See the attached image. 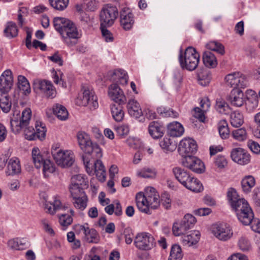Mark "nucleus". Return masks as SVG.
<instances>
[{
	"mask_svg": "<svg viewBox=\"0 0 260 260\" xmlns=\"http://www.w3.org/2000/svg\"><path fill=\"white\" fill-rule=\"evenodd\" d=\"M173 173L177 181L186 188L195 192L203 190L202 184L197 178L192 176L189 173L181 167H175Z\"/></svg>",
	"mask_w": 260,
	"mask_h": 260,
	"instance_id": "nucleus-1",
	"label": "nucleus"
},
{
	"mask_svg": "<svg viewBox=\"0 0 260 260\" xmlns=\"http://www.w3.org/2000/svg\"><path fill=\"white\" fill-rule=\"evenodd\" d=\"M78 145L84 153L83 155H87L89 158L95 156L96 158H101L103 154L99 145L93 143L89 135L84 132H79L77 134Z\"/></svg>",
	"mask_w": 260,
	"mask_h": 260,
	"instance_id": "nucleus-2",
	"label": "nucleus"
},
{
	"mask_svg": "<svg viewBox=\"0 0 260 260\" xmlns=\"http://www.w3.org/2000/svg\"><path fill=\"white\" fill-rule=\"evenodd\" d=\"M82 158L87 173L91 176L95 174L100 181L104 182L106 177V170L100 158L95 156L89 158L86 155H82Z\"/></svg>",
	"mask_w": 260,
	"mask_h": 260,
	"instance_id": "nucleus-3",
	"label": "nucleus"
},
{
	"mask_svg": "<svg viewBox=\"0 0 260 260\" xmlns=\"http://www.w3.org/2000/svg\"><path fill=\"white\" fill-rule=\"evenodd\" d=\"M179 61L182 69L192 71L198 66L200 61V55L194 48L189 47L186 49L183 54L180 52Z\"/></svg>",
	"mask_w": 260,
	"mask_h": 260,
	"instance_id": "nucleus-4",
	"label": "nucleus"
},
{
	"mask_svg": "<svg viewBox=\"0 0 260 260\" xmlns=\"http://www.w3.org/2000/svg\"><path fill=\"white\" fill-rule=\"evenodd\" d=\"M231 207L235 210L238 220L244 225H249L254 214L248 202L241 198L234 202Z\"/></svg>",
	"mask_w": 260,
	"mask_h": 260,
	"instance_id": "nucleus-5",
	"label": "nucleus"
},
{
	"mask_svg": "<svg viewBox=\"0 0 260 260\" xmlns=\"http://www.w3.org/2000/svg\"><path fill=\"white\" fill-rule=\"evenodd\" d=\"M34 164L36 169H42L45 177L55 170L53 163L49 159H45L37 147H34Z\"/></svg>",
	"mask_w": 260,
	"mask_h": 260,
	"instance_id": "nucleus-6",
	"label": "nucleus"
},
{
	"mask_svg": "<svg viewBox=\"0 0 260 260\" xmlns=\"http://www.w3.org/2000/svg\"><path fill=\"white\" fill-rule=\"evenodd\" d=\"M31 113V109L27 108L22 111L21 115L19 112L14 113L11 118L10 124L12 131L14 134L20 133L22 126L25 125L27 120H30Z\"/></svg>",
	"mask_w": 260,
	"mask_h": 260,
	"instance_id": "nucleus-7",
	"label": "nucleus"
},
{
	"mask_svg": "<svg viewBox=\"0 0 260 260\" xmlns=\"http://www.w3.org/2000/svg\"><path fill=\"white\" fill-rule=\"evenodd\" d=\"M61 35L63 42L68 47H73L77 44V41L82 37V31L77 28L76 25L73 22L65 29Z\"/></svg>",
	"mask_w": 260,
	"mask_h": 260,
	"instance_id": "nucleus-8",
	"label": "nucleus"
},
{
	"mask_svg": "<svg viewBox=\"0 0 260 260\" xmlns=\"http://www.w3.org/2000/svg\"><path fill=\"white\" fill-rule=\"evenodd\" d=\"M76 104L80 106H88L91 110L99 107L98 98L94 91L89 88H85L82 94L79 95L75 101Z\"/></svg>",
	"mask_w": 260,
	"mask_h": 260,
	"instance_id": "nucleus-9",
	"label": "nucleus"
},
{
	"mask_svg": "<svg viewBox=\"0 0 260 260\" xmlns=\"http://www.w3.org/2000/svg\"><path fill=\"white\" fill-rule=\"evenodd\" d=\"M51 153L56 164L62 167H70L74 162L73 154L69 151H57L56 147L53 146Z\"/></svg>",
	"mask_w": 260,
	"mask_h": 260,
	"instance_id": "nucleus-10",
	"label": "nucleus"
},
{
	"mask_svg": "<svg viewBox=\"0 0 260 260\" xmlns=\"http://www.w3.org/2000/svg\"><path fill=\"white\" fill-rule=\"evenodd\" d=\"M226 84L231 87L236 88H245L249 85L246 76L240 72H234L229 74L225 77Z\"/></svg>",
	"mask_w": 260,
	"mask_h": 260,
	"instance_id": "nucleus-11",
	"label": "nucleus"
},
{
	"mask_svg": "<svg viewBox=\"0 0 260 260\" xmlns=\"http://www.w3.org/2000/svg\"><path fill=\"white\" fill-rule=\"evenodd\" d=\"M118 16L117 8L107 5L102 10L100 14L101 26H110Z\"/></svg>",
	"mask_w": 260,
	"mask_h": 260,
	"instance_id": "nucleus-12",
	"label": "nucleus"
},
{
	"mask_svg": "<svg viewBox=\"0 0 260 260\" xmlns=\"http://www.w3.org/2000/svg\"><path fill=\"white\" fill-rule=\"evenodd\" d=\"M134 244L141 250H149L154 246V238L149 233H139L135 237Z\"/></svg>",
	"mask_w": 260,
	"mask_h": 260,
	"instance_id": "nucleus-13",
	"label": "nucleus"
},
{
	"mask_svg": "<svg viewBox=\"0 0 260 260\" xmlns=\"http://www.w3.org/2000/svg\"><path fill=\"white\" fill-rule=\"evenodd\" d=\"M197 144L196 142L191 138H184L182 140L179 144L178 151L183 158L192 156L197 151Z\"/></svg>",
	"mask_w": 260,
	"mask_h": 260,
	"instance_id": "nucleus-14",
	"label": "nucleus"
},
{
	"mask_svg": "<svg viewBox=\"0 0 260 260\" xmlns=\"http://www.w3.org/2000/svg\"><path fill=\"white\" fill-rule=\"evenodd\" d=\"M212 232L217 239L221 241L230 239L233 235V231L230 225L224 223L213 225Z\"/></svg>",
	"mask_w": 260,
	"mask_h": 260,
	"instance_id": "nucleus-15",
	"label": "nucleus"
},
{
	"mask_svg": "<svg viewBox=\"0 0 260 260\" xmlns=\"http://www.w3.org/2000/svg\"><path fill=\"white\" fill-rule=\"evenodd\" d=\"M182 164L184 167L199 174L203 173L205 169L203 162L199 158L193 156L183 158Z\"/></svg>",
	"mask_w": 260,
	"mask_h": 260,
	"instance_id": "nucleus-16",
	"label": "nucleus"
},
{
	"mask_svg": "<svg viewBox=\"0 0 260 260\" xmlns=\"http://www.w3.org/2000/svg\"><path fill=\"white\" fill-rule=\"evenodd\" d=\"M232 159L240 165L248 164L250 160V156L244 149L238 147L233 148L231 152Z\"/></svg>",
	"mask_w": 260,
	"mask_h": 260,
	"instance_id": "nucleus-17",
	"label": "nucleus"
},
{
	"mask_svg": "<svg viewBox=\"0 0 260 260\" xmlns=\"http://www.w3.org/2000/svg\"><path fill=\"white\" fill-rule=\"evenodd\" d=\"M108 94L112 100L119 105L126 103V98L123 90L116 84H112L109 86Z\"/></svg>",
	"mask_w": 260,
	"mask_h": 260,
	"instance_id": "nucleus-18",
	"label": "nucleus"
},
{
	"mask_svg": "<svg viewBox=\"0 0 260 260\" xmlns=\"http://www.w3.org/2000/svg\"><path fill=\"white\" fill-rule=\"evenodd\" d=\"M120 24L125 30L131 29L134 24V15L127 8H124L120 13Z\"/></svg>",
	"mask_w": 260,
	"mask_h": 260,
	"instance_id": "nucleus-19",
	"label": "nucleus"
},
{
	"mask_svg": "<svg viewBox=\"0 0 260 260\" xmlns=\"http://www.w3.org/2000/svg\"><path fill=\"white\" fill-rule=\"evenodd\" d=\"M34 89H39L47 98L53 99L56 95V90L50 81H42L34 82Z\"/></svg>",
	"mask_w": 260,
	"mask_h": 260,
	"instance_id": "nucleus-20",
	"label": "nucleus"
},
{
	"mask_svg": "<svg viewBox=\"0 0 260 260\" xmlns=\"http://www.w3.org/2000/svg\"><path fill=\"white\" fill-rule=\"evenodd\" d=\"M110 80L114 84H119L122 85L127 84L128 77L125 71L122 69H116L109 72Z\"/></svg>",
	"mask_w": 260,
	"mask_h": 260,
	"instance_id": "nucleus-21",
	"label": "nucleus"
},
{
	"mask_svg": "<svg viewBox=\"0 0 260 260\" xmlns=\"http://www.w3.org/2000/svg\"><path fill=\"white\" fill-rule=\"evenodd\" d=\"M12 72L6 70L0 77V93H8L13 85Z\"/></svg>",
	"mask_w": 260,
	"mask_h": 260,
	"instance_id": "nucleus-22",
	"label": "nucleus"
},
{
	"mask_svg": "<svg viewBox=\"0 0 260 260\" xmlns=\"http://www.w3.org/2000/svg\"><path fill=\"white\" fill-rule=\"evenodd\" d=\"M145 194L148 204L152 209H156L160 205L159 196L155 189L152 187H148Z\"/></svg>",
	"mask_w": 260,
	"mask_h": 260,
	"instance_id": "nucleus-23",
	"label": "nucleus"
},
{
	"mask_svg": "<svg viewBox=\"0 0 260 260\" xmlns=\"http://www.w3.org/2000/svg\"><path fill=\"white\" fill-rule=\"evenodd\" d=\"M45 193H43V197L45 201L44 209L46 212L51 215L54 214L57 211L63 208V206L58 197L55 196L53 198L52 203L47 202L46 199L44 197Z\"/></svg>",
	"mask_w": 260,
	"mask_h": 260,
	"instance_id": "nucleus-24",
	"label": "nucleus"
},
{
	"mask_svg": "<svg viewBox=\"0 0 260 260\" xmlns=\"http://www.w3.org/2000/svg\"><path fill=\"white\" fill-rule=\"evenodd\" d=\"M228 100L232 105L240 107L245 102L244 93L239 88L233 89L229 95Z\"/></svg>",
	"mask_w": 260,
	"mask_h": 260,
	"instance_id": "nucleus-25",
	"label": "nucleus"
},
{
	"mask_svg": "<svg viewBox=\"0 0 260 260\" xmlns=\"http://www.w3.org/2000/svg\"><path fill=\"white\" fill-rule=\"evenodd\" d=\"M7 246L12 250H22L27 248V241L24 238H14L8 241Z\"/></svg>",
	"mask_w": 260,
	"mask_h": 260,
	"instance_id": "nucleus-26",
	"label": "nucleus"
},
{
	"mask_svg": "<svg viewBox=\"0 0 260 260\" xmlns=\"http://www.w3.org/2000/svg\"><path fill=\"white\" fill-rule=\"evenodd\" d=\"M136 202L139 210L147 214H151L150 212V207L147 202L145 193L140 192L137 193L136 196Z\"/></svg>",
	"mask_w": 260,
	"mask_h": 260,
	"instance_id": "nucleus-27",
	"label": "nucleus"
},
{
	"mask_svg": "<svg viewBox=\"0 0 260 260\" xmlns=\"http://www.w3.org/2000/svg\"><path fill=\"white\" fill-rule=\"evenodd\" d=\"M127 109L128 114L136 118H140L143 114L139 103L134 99L128 101Z\"/></svg>",
	"mask_w": 260,
	"mask_h": 260,
	"instance_id": "nucleus-28",
	"label": "nucleus"
},
{
	"mask_svg": "<svg viewBox=\"0 0 260 260\" xmlns=\"http://www.w3.org/2000/svg\"><path fill=\"white\" fill-rule=\"evenodd\" d=\"M164 127L157 121H152L148 127L150 135L154 139H159L164 135Z\"/></svg>",
	"mask_w": 260,
	"mask_h": 260,
	"instance_id": "nucleus-29",
	"label": "nucleus"
},
{
	"mask_svg": "<svg viewBox=\"0 0 260 260\" xmlns=\"http://www.w3.org/2000/svg\"><path fill=\"white\" fill-rule=\"evenodd\" d=\"M71 21L64 17H54L53 20V26L55 29L61 36Z\"/></svg>",
	"mask_w": 260,
	"mask_h": 260,
	"instance_id": "nucleus-30",
	"label": "nucleus"
},
{
	"mask_svg": "<svg viewBox=\"0 0 260 260\" xmlns=\"http://www.w3.org/2000/svg\"><path fill=\"white\" fill-rule=\"evenodd\" d=\"M184 132L183 126L178 122L174 121L168 125V133L171 137H180L183 134Z\"/></svg>",
	"mask_w": 260,
	"mask_h": 260,
	"instance_id": "nucleus-31",
	"label": "nucleus"
},
{
	"mask_svg": "<svg viewBox=\"0 0 260 260\" xmlns=\"http://www.w3.org/2000/svg\"><path fill=\"white\" fill-rule=\"evenodd\" d=\"M21 167L19 161L17 158H11L7 166L6 173L7 176L14 175L20 172Z\"/></svg>",
	"mask_w": 260,
	"mask_h": 260,
	"instance_id": "nucleus-32",
	"label": "nucleus"
},
{
	"mask_svg": "<svg viewBox=\"0 0 260 260\" xmlns=\"http://www.w3.org/2000/svg\"><path fill=\"white\" fill-rule=\"evenodd\" d=\"M36 131L34 132V140L36 139L43 141L45 139L47 132L45 124L41 121L37 120L35 123Z\"/></svg>",
	"mask_w": 260,
	"mask_h": 260,
	"instance_id": "nucleus-33",
	"label": "nucleus"
},
{
	"mask_svg": "<svg viewBox=\"0 0 260 260\" xmlns=\"http://www.w3.org/2000/svg\"><path fill=\"white\" fill-rule=\"evenodd\" d=\"M241 184L243 191L249 193L255 185V179L252 175L245 176L241 180Z\"/></svg>",
	"mask_w": 260,
	"mask_h": 260,
	"instance_id": "nucleus-34",
	"label": "nucleus"
},
{
	"mask_svg": "<svg viewBox=\"0 0 260 260\" xmlns=\"http://www.w3.org/2000/svg\"><path fill=\"white\" fill-rule=\"evenodd\" d=\"M200 233L198 231H193L191 233L182 237V242L184 245L190 246L198 242Z\"/></svg>",
	"mask_w": 260,
	"mask_h": 260,
	"instance_id": "nucleus-35",
	"label": "nucleus"
},
{
	"mask_svg": "<svg viewBox=\"0 0 260 260\" xmlns=\"http://www.w3.org/2000/svg\"><path fill=\"white\" fill-rule=\"evenodd\" d=\"M12 107V99L8 93H0V108L4 113H8Z\"/></svg>",
	"mask_w": 260,
	"mask_h": 260,
	"instance_id": "nucleus-36",
	"label": "nucleus"
},
{
	"mask_svg": "<svg viewBox=\"0 0 260 260\" xmlns=\"http://www.w3.org/2000/svg\"><path fill=\"white\" fill-rule=\"evenodd\" d=\"M203 60L205 66L214 68L217 64V61L214 54L210 51H205L203 55Z\"/></svg>",
	"mask_w": 260,
	"mask_h": 260,
	"instance_id": "nucleus-37",
	"label": "nucleus"
},
{
	"mask_svg": "<svg viewBox=\"0 0 260 260\" xmlns=\"http://www.w3.org/2000/svg\"><path fill=\"white\" fill-rule=\"evenodd\" d=\"M122 105L112 104L111 105V112L113 119L117 122L121 121L124 117V113Z\"/></svg>",
	"mask_w": 260,
	"mask_h": 260,
	"instance_id": "nucleus-38",
	"label": "nucleus"
},
{
	"mask_svg": "<svg viewBox=\"0 0 260 260\" xmlns=\"http://www.w3.org/2000/svg\"><path fill=\"white\" fill-rule=\"evenodd\" d=\"M17 85L18 88L22 92L23 94L27 95L31 92L30 84L24 76L22 75L18 76Z\"/></svg>",
	"mask_w": 260,
	"mask_h": 260,
	"instance_id": "nucleus-39",
	"label": "nucleus"
},
{
	"mask_svg": "<svg viewBox=\"0 0 260 260\" xmlns=\"http://www.w3.org/2000/svg\"><path fill=\"white\" fill-rule=\"evenodd\" d=\"M105 211L109 215H112L114 213L117 216H121L122 214L121 205L118 201H115L114 204L107 206L105 208Z\"/></svg>",
	"mask_w": 260,
	"mask_h": 260,
	"instance_id": "nucleus-40",
	"label": "nucleus"
},
{
	"mask_svg": "<svg viewBox=\"0 0 260 260\" xmlns=\"http://www.w3.org/2000/svg\"><path fill=\"white\" fill-rule=\"evenodd\" d=\"M71 184L85 188L88 186V181L85 175L78 174L72 177Z\"/></svg>",
	"mask_w": 260,
	"mask_h": 260,
	"instance_id": "nucleus-41",
	"label": "nucleus"
},
{
	"mask_svg": "<svg viewBox=\"0 0 260 260\" xmlns=\"http://www.w3.org/2000/svg\"><path fill=\"white\" fill-rule=\"evenodd\" d=\"M53 111L56 117L61 120H66L68 118V112L66 107L56 104L53 107Z\"/></svg>",
	"mask_w": 260,
	"mask_h": 260,
	"instance_id": "nucleus-42",
	"label": "nucleus"
},
{
	"mask_svg": "<svg viewBox=\"0 0 260 260\" xmlns=\"http://www.w3.org/2000/svg\"><path fill=\"white\" fill-rule=\"evenodd\" d=\"M230 122L233 127H240L244 123L242 114L237 111L232 112L230 115Z\"/></svg>",
	"mask_w": 260,
	"mask_h": 260,
	"instance_id": "nucleus-43",
	"label": "nucleus"
},
{
	"mask_svg": "<svg viewBox=\"0 0 260 260\" xmlns=\"http://www.w3.org/2000/svg\"><path fill=\"white\" fill-rule=\"evenodd\" d=\"M157 112L158 114L164 117L177 118L179 114L170 108L160 106L157 108Z\"/></svg>",
	"mask_w": 260,
	"mask_h": 260,
	"instance_id": "nucleus-44",
	"label": "nucleus"
},
{
	"mask_svg": "<svg viewBox=\"0 0 260 260\" xmlns=\"http://www.w3.org/2000/svg\"><path fill=\"white\" fill-rule=\"evenodd\" d=\"M5 36L10 39L16 37L18 35V29L15 23L9 22L4 31Z\"/></svg>",
	"mask_w": 260,
	"mask_h": 260,
	"instance_id": "nucleus-45",
	"label": "nucleus"
},
{
	"mask_svg": "<svg viewBox=\"0 0 260 260\" xmlns=\"http://www.w3.org/2000/svg\"><path fill=\"white\" fill-rule=\"evenodd\" d=\"M218 129L219 135L222 139H226L230 135L228 124L225 120H220L218 123Z\"/></svg>",
	"mask_w": 260,
	"mask_h": 260,
	"instance_id": "nucleus-46",
	"label": "nucleus"
},
{
	"mask_svg": "<svg viewBox=\"0 0 260 260\" xmlns=\"http://www.w3.org/2000/svg\"><path fill=\"white\" fill-rule=\"evenodd\" d=\"M246 109L249 111H252L256 109L258 106V100L256 94L254 91L251 96L248 97L245 103Z\"/></svg>",
	"mask_w": 260,
	"mask_h": 260,
	"instance_id": "nucleus-47",
	"label": "nucleus"
},
{
	"mask_svg": "<svg viewBox=\"0 0 260 260\" xmlns=\"http://www.w3.org/2000/svg\"><path fill=\"white\" fill-rule=\"evenodd\" d=\"M87 196L75 197V198L72 199V202L74 207L81 211L84 210L87 207Z\"/></svg>",
	"mask_w": 260,
	"mask_h": 260,
	"instance_id": "nucleus-48",
	"label": "nucleus"
},
{
	"mask_svg": "<svg viewBox=\"0 0 260 260\" xmlns=\"http://www.w3.org/2000/svg\"><path fill=\"white\" fill-rule=\"evenodd\" d=\"M182 256L181 247L177 244L172 245L168 260H181Z\"/></svg>",
	"mask_w": 260,
	"mask_h": 260,
	"instance_id": "nucleus-49",
	"label": "nucleus"
},
{
	"mask_svg": "<svg viewBox=\"0 0 260 260\" xmlns=\"http://www.w3.org/2000/svg\"><path fill=\"white\" fill-rule=\"evenodd\" d=\"M50 6L58 11H63L69 5V0H49Z\"/></svg>",
	"mask_w": 260,
	"mask_h": 260,
	"instance_id": "nucleus-50",
	"label": "nucleus"
},
{
	"mask_svg": "<svg viewBox=\"0 0 260 260\" xmlns=\"http://www.w3.org/2000/svg\"><path fill=\"white\" fill-rule=\"evenodd\" d=\"M187 231L180 220L175 222L173 225L172 232L175 236L183 235Z\"/></svg>",
	"mask_w": 260,
	"mask_h": 260,
	"instance_id": "nucleus-51",
	"label": "nucleus"
},
{
	"mask_svg": "<svg viewBox=\"0 0 260 260\" xmlns=\"http://www.w3.org/2000/svg\"><path fill=\"white\" fill-rule=\"evenodd\" d=\"M232 136L234 139L241 142L246 140L247 134L245 128H240L233 131Z\"/></svg>",
	"mask_w": 260,
	"mask_h": 260,
	"instance_id": "nucleus-52",
	"label": "nucleus"
},
{
	"mask_svg": "<svg viewBox=\"0 0 260 260\" xmlns=\"http://www.w3.org/2000/svg\"><path fill=\"white\" fill-rule=\"evenodd\" d=\"M180 221L187 230L193 228L197 221L196 218L190 214H185Z\"/></svg>",
	"mask_w": 260,
	"mask_h": 260,
	"instance_id": "nucleus-53",
	"label": "nucleus"
},
{
	"mask_svg": "<svg viewBox=\"0 0 260 260\" xmlns=\"http://www.w3.org/2000/svg\"><path fill=\"white\" fill-rule=\"evenodd\" d=\"M206 46L208 49L216 51L221 55L224 53L223 46L216 41H210L206 44Z\"/></svg>",
	"mask_w": 260,
	"mask_h": 260,
	"instance_id": "nucleus-54",
	"label": "nucleus"
},
{
	"mask_svg": "<svg viewBox=\"0 0 260 260\" xmlns=\"http://www.w3.org/2000/svg\"><path fill=\"white\" fill-rule=\"evenodd\" d=\"M159 145L162 149L167 151H173L175 149V145L168 137H164L163 140L160 141Z\"/></svg>",
	"mask_w": 260,
	"mask_h": 260,
	"instance_id": "nucleus-55",
	"label": "nucleus"
},
{
	"mask_svg": "<svg viewBox=\"0 0 260 260\" xmlns=\"http://www.w3.org/2000/svg\"><path fill=\"white\" fill-rule=\"evenodd\" d=\"M137 176L142 178H153L156 175V171L154 169L148 168H144L137 172Z\"/></svg>",
	"mask_w": 260,
	"mask_h": 260,
	"instance_id": "nucleus-56",
	"label": "nucleus"
},
{
	"mask_svg": "<svg viewBox=\"0 0 260 260\" xmlns=\"http://www.w3.org/2000/svg\"><path fill=\"white\" fill-rule=\"evenodd\" d=\"M84 188L75 185H70V191L72 199L86 196Z\"/></svg>",
	"mask_w": 260,
	"mask_h": 260,
	"instance_id": "nucleus-57",
	"label": "nucleus"
},
{
	"mask_svg": "<svg viewBox=\"0 0 260 260\" xmlns=\"http://www.w3.org/2000/svg\"><path fill=\"white\" fill-rule=\"evenodd\" d=\"M59 222L62 229L65 230L73 222V218L69 214H63L59 216Z\"/></svg>",
	"mask_w": 260,
	"mask_h": 260,
	"instance_id": "nucleus-58",
	"label": "nucleus"
},
{
	"mask_svg": "<svg viewBox=\"0 0 260 260\" xmlns=\"http://www.w3.org/2000/svg\"><path fill=\"white\" fill-rule=\"evenodd\" d=\"M30 120H27L25 125L22 126L23 136L25 139L28 141L32 140V126L29 125Z\"/></svg>",
	"mask_w": 260,
	"mask_h": 260,
	"instance_id": "nucleus-59",
	"label": "nucleus"
},
{
	"mask_svg": "<svg viewBox=\"0 0 260 260\" xmlns=\"http://www.w3.org/2000/svg\"><path fill=\"white\" fill-rule=\"evenodd\" d=\"M215 108L219 113L222 114H227L230 111L229 106L223 101H217Z\"/></svg>",
	"mask_w": 260,
	"mask_h": 260,
	"instance_id": "nucleus-60",
	"label": "nucleus"
},
{
	"mask_svg": "<svg viewBox=\"0 0 260 260\" xmlns=\"http://www.w3.org/2000/svg\"><path fill=\"white\" fill-rule=\"evenodd\" d=\"M28 14V10L26 7H22L19 8L18 12V23L20 26L22 27L26 17Z\"/></svg>",
	"mask_w": 260,
	"mask_h": 260,
	"instance_id": "nucleus-61",
	"label": "nucleus"
},
{
	"mask_svg": "<svg viewBox=\"0 0 260 260\" xmlns=\"http://www.w3.org/2000/svg\"><path fill=\"white\" fill-rule=\"evenodd\" d=\"M227 198L230 203L231 206L233 205L234 202H236L240 198L236 190L234 188H230L227 191Z\"/></svg>",
	"mask_w": 260,
	"mask_h": 260,
	"instance_id": "nucleus-62",
	"label": "nucleus"
},
{
	"mask_svg": "<svg viewBox=\"0 0 260 260\" xmlns=\"http://www.w3.org/2000/svg\"><path fill=\"white\" fill-rule=\"evenodd\" d=\"M238 246L242 251H248L251 249V244L249 241L244 236H242L239 240Z\"/></svg>",
	"mask_w": 260,
	"mask_h": 260,
	"instance_id": "nucleus-63",
	"label": "nucleus"
},
{
	"mask_svg": "<svg viewBox=\"0 0 260 260\" xmlns=\"http://www.w3.org/2000/svg\"><path fill=\"white\" fill-rule=\"evenodd\" d=\"M114 129L117 135L120 138H123L127 135L129 132V128L126 124L116 126Z\"/></svg>",
	"mask_w": 260,
	"mask_h": 260,
	"instance_id": "nucleus-64",
	"label": "nucleus"
}]
</instances>
